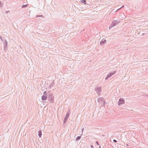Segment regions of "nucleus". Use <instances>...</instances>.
Returning a JSON list of instances; mask_svg holds the SVG:
<instances>
[{
	"instance_id": "nucleus-1",
	"label": "nucleus",
	"mask_w": 148,
	"mask_h": 148,
	"mask_svg": "<svg viewBox=\"0 0 148 148\" xmlns=\"http://www.w3.org/2000/svg\"><path fill=\"white\" fill-rule=\"evenodd\" d=\"M53 95L51 93L48 92L47 93V99L50 102L53 101Z\"/></svg>"
},
{
	"instance_id": "nucleus-2",
	"label": "nucleus",
	"mask_w": 148,
	"mask_h": 148,
	"mask_svg": "<svg viewBox=\"0 0 148 148\" xmlns=\"http://www.w3.org/2000/svg\"><path fill=\"white\" fill-rule=\"evenodd\" d=\"M120 22L118 20H114L113 21L110 27L109 28V29H110L112 27L115 26L119 23Z\"/></svg>"
},
{
	"instance_id": "nucleus-3",
	"label": "nucleus",
	"mask_w": 148,
	"mask_h": 148,
	"mask_svg": "<svg viewBox=\"0 0 148 148\" xmlns=\"http://www.w3.org/2000/svg\"><path fill=\"white\" fill-rule=\"evenodd\" d=\"M47 98V93L46 91L44 92L43 95L41 97V99L42 101L46 100Z\"/></svg>"
},
{
	"instance_id": "nucleus-4",
	"label": "nucleus",
	"mask_w": 148,
	"mask_h": 148,
	"mask_svg": "<svg viewBox=\"0 0 148 148\" xmlns=\"http://www.w3.org/2000/svg\"><path fill=\"white\" fill-rule=\"evenodd\" d=\"M116 71H113V72H110V73L108 74L107 76L105 78V79L107 80L112 75L115 74L116 73Z\"/></svg>"
},
{
	"instance_id": "nucleus-5",
	"label": "nucleus",
	"mask_w": 148,
	"mask_h": 148,
	"mask_svg": "<svg viewBox=\"0 0 148 148\" xmlns=\"http://www.w3.org/2000/svg\"><path fill=\"white\" fill-rule=\"evenodd\" d=\"M98 102L100 103H103V105H105V101L103 98H99L98 99Z\"/></svg>"
},
{
	"instance_id": "nucleus-6",
	"label": "nucleus",
	"mask_w": 148,
	"mask_h": 148,
	"mask_svg": "<svg viewBox=\"0 0 148 148\" xmlns=\"http://www.w3.org/2000/svg\"><path fill=\"white\" fill-rule=\"evenodd\" d=\"M95 90L97 92V94L99 95L101 92V87H97L95 88Z\"/></svg>"
},
{
	"instance_id": "nucleus-7",
	"label": "nucleus",
	"mask_w": 148,
	"mask_h": 148,
	"mask_svg": "<svg viewBox=\"0 0 148 148\" xmlns=\"http://www.w3.org/2000/svg\"><path fill=\"white\" fill-rule=\"evenodd\" d=\"M124 100L123 98H121L119 100V102L118 103V105H120L121 104H123L124 103Z\"/></svg>"
},
{
	"instance_id": "nucleus-8",
	"label": "nucleus",
	"mask_w": 148,
	"mask_h": 148,
	"mask_svg": "<svg viewBox=\"0 0 148 148\" xmlns=\"http://www.w3.org/2000/svg\"><path fill=\"white\" fill-rule=\"evenodd\" d=\"M4 45V51L6 50L8 47V42L7 40H5L3 42Z\"/></svg>"
},
{
	"instance_id": "nucleus-9",
	"label": "nucleus",
	"mask_w": 148,
	"mask_h": 148,
	"mask_svg": "<svg viewBox=\"0 0 148 148\" xmlns=\"http://www.w3.org/2000/svg\"><path fill=\"white\" fill-rule=\"evenodd\" d=\"M69 114L68 112L66 114V115L65 116L63 121V123L64 124L66 122L67 119L68 118H69Z\"/></svg>"
},
{
	"instance_id": "nucleus-10",
	"label": "nucleus",
	"mask_w": 148,
	"mask_h": 148,
	"mask_svg": "<svg viewBox=\"0 0 148 148\" xmlns=\"http://www.w3.org/2000/svg\"><path fill=\"white\" fill-rule=\"evenodd\" d=\"M106 42V40L105 39L103 38L100 42V44L101 45L105 44Z\"/></svg>"
},
{
	"instance_id": "nucleus-11",
	"label": "nucleus",
	"mask_w": 148,
	"mask_h": 148,
	"mask_svg": "<svg viewBox=\"0 0 148 148\" xmlns=\"http://www.w3.org/2000/svg\"><path fill=\"white\" fill-rule=\"evenodd\" d=\"M42 131L41 130H40L38 132V135L39 138H40L42 136Z\"/></svg>"
},
{
	"instance_id": "nucleus-12",
	"label": "nucleus",
	"mask_w": 148,
	"mask_h": 148,
	"mask_svg": "<svg viewBox=\"0 0 148 148\" xmlns=\"http://www.w3.org/2000/svg\"><path fill=\"white\" fill-rule=\"evenodd\" d=\"M54 85V81L52 82L51 84H50L49 88L50 87L51 88V87H53Z\"/></svg>"
},
{
	"instance_id": "nucleus-13",
	"label": "nucleus",
	"mask_w": 148,
	"mask_h": 148,
	"mask_svg": "<svg viewBox=\"0 0 148 148\" xmlns=\"http://www.w3.org/2000/svg\"><path fill=\"white\" fill-rule=\"evenodd\" d=\"M81 138V136H77L75 139V140L76 141L78 140H79Z\"/></svg>"
},
{
	"instance_id": "nucleus-14",
	"label": "nucleus",
	"mask_w": 148,
	"mask_h": 148,
	"mask_svg": "<svg viewBox=\"0 0 148 148\" xmlns=\"http://www.w3.org/2000/svg\"><path fill=\"white\" fill-rule=\"evenodd\" d=\"M28 6V5L27 4H26V5H23L22 6V8H26Z\"/></svg>"
},
{
	"instance_id": "nucleus-15",
	"label": "nucleus",
	"mask_w": 148,
	"mask_h": 148,
	"mask_svg": "<svg viewBox=\"0 0 148 148\" xmlns=\"http://www.w3.org/2000/svg\"><path fill=\"white\" fill-rule=\"evenodd\" d=\"M82 2L84 4H86V1L85 0H82Z\"/></svg>"
},
{
	"instance_id": "nucleus-16",
	"label": "nucleus",
	"mask_w": 148,
	"mask_h": 148,
	"mask_svg": "<svg viewBox=\"0 0 148 148\" xmlns=\"http://www.w3.org/2000/svg\"><path fill=\"white\" fill-rule=\"evenodd\" d=\"M3 4L0 1V8H2L3 6Z\"/></svg>"
},
{
	"instance_id": "nucleus-17",
	"label": "nucleus",
	"mask_w": 148,
	"mask_h": 148,
	"mask_svg": "<svg viewBox=\"0 0 148 148\" xmlns=\"http://www.w3.org/2000/svg\"><path fill=\"white\" fill-rule=\"evenodd\" d=\"M36 17H43L42 15H36Z\"/></svg>"
},
{
	"instance_id": "nucleus-18",
	"label": "nucleus",
	"mask_w": 148,
	"mask_h": 148,
	"mask_svg": "<svg viewBox=\"0 0 148 148\" xmlns=\"http://www.w3.org/2000/svg\"><path fill=\"white\" fill-rule=\"evenodd\" d=\"M113 141H114V142L115 143H116L117 142V141L116 140H115V139H114L113 140Z\"/></svg>"
},
{
	"instance_id": "nucleus-19",
	"label": "nucleus",
	"mask_w": 148,
	"mask_h": 148,
	"mask_svg": "<svg viewBox=\"0 0 148 148\" xmlns=\"http://www.w3.org/2000/svg\"><path fill=\"white\" fill-rule=\"evenodd\" d=\"M124 7V5H122V6H121V8H119V9H118L117 10H120V9L121 8H123V7Z\"/></svg>"
},
{
	"instance_id": "nucleus-20",
	"label": "nucleus",
	"mask_w": 148,
	"mask_h": 148,
	"mask_svg": "<svg viewBox=\"0 0 148 148\" xmlns=\"http://www.w3.org/2000/svg\"><path fill=\"white\" fill-rule=\"evenodd\" d=\"M96 144H97V145H99V143H98V142L97 141H96Z\"/></svg>"
},
{
	"instance_id": "nucleus-21",
	"label": "nucleus",
	"mask_w": 148,
	"mask_h": 148,
	"mask_svg": "<svg viewBox=\"0 0 148 148\" xmlns=\"http://www.w3.org/2000/svg\"><path fill=\"white\" fill-rule=\"evenodd\" d=\"M146 34V33H143L142 34V36H144L145 35V34Z\"/></svg>"
},
{
	"instance_id": "nucleus-22",
	"label": "nucleus",
	"mask_w": 148,
	"mask_h": 148,
	"mask_svg": "<svg viewBox=\"0 0 148 148\" xmlns=\"http://www.w3.org/2000/svg\"><path fill=\"white\" fill-rule=\"evenodd\" d=\"M90 147L92 148H94V146L92 145H90Z\"/></svg>"
},
{
	"instance_id": "nucleus-23",
	"label": "nucleus",
	"mask_w": 148,
	"mask_h": 148,
	"mask_svg": "<svg viewBox=\"0 0 148 148\" xmlns=\"http://www.w3.org/2000/svg\"><path fill=\"white\" fill-rule=\"evenodd\" d=\"M84 129V128H83L82 129V133L83 132V130Z\"/></svg>"
},
{
	"instance_id": "nucleus-24",
	"label": "nucleus",
	"mask_w": 148,
	"mask_h": 148,
	"mask_svg": "<svg viewBox=\"0 0 148 148\" xmlns=\"http://www.w3.org/2000/svg\"><path fill=\"white\" fill-rule=\"evenodd\" d=\"M0 38H1V41H3L2 39V38L1 37Z\"/></svg>"
},
{
	"instance_id": "nucleus-25",
	"label": "nucleus",
	"mask_w": 148,
	"mask_h": 148,
	"mask_svg": "<svg viewBox=\"0 0 148 148\" xmlns=\"http://www.w3.org/2000/svg\"><path fill=\"white\" fill-rule=\"evenodd\" d=\"M99 148H101V146H99Z\"/></svg>"
},
{
	"instance_id": "nucleus-26",
	"label": "nucleus",
	"mask_w": 148,
	"mask_h": 148,
	"mask_svg": "<svg viewBox=\"0 0 148 148\" xmlns=\"http://www.w3.org/2000/svg\"><path fill=\"white\" fill-rule=\"evenodd\" d=\"M147 96L148 97V95H147Z\"/></svg>"
}]
</instances>
